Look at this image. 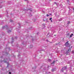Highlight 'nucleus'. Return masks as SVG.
<instances>
[{"mask_svg": "<svg viewBox=\"0 0 74 74\" xmlns=\"http://www.w3.org/2000/svg\"><path fill=\"white\" fill-rule=\"evenodd\" d=\"M68 52H71V49H69L66 52V55H69V53H68Z\"/></svg>", "mask_w": 74, "mask_h": 74, "instance_id": "obj_1", "label": "nucleus"}, {"mask_svg": "<svg viewBox=\"0 0 74 74\" xmlns=\"http://www.w3.org/2000/svg\"><path fill=\"white\" fill-rule=\"evenodd\" d=\"M66 69H67V68L66 67H63L62 69V71L63 72V70H66Z\"/></svg>", "mask_w": 74, "mask_h": 74, "instance_id": "obj_3", "label": "nucleus"}, {"mask_svg": "<svg viewBox=\"0 0 74 74\" xmlns=\"http://www.w3.org/2000/svg\"><path fill=\"white\" fill-rule=\"evenodd\" d=\"M5 27H2L3 29H4V28H5Z\"/></svg>", "mask_w": 74, "mask_h": 74, "instance_id": "obj_13", "label": "nucleus"}, {"mask_svg": "<svg viewBox=\"0 0 74 74\" xmlns=\"http://www.w3.org/2000/svg\"><path fill=\"white\" fill-rule=\"evenodd\" d=\"M51 22H52V20H51Z\"/></svg>", "mask_w": 74, "mask_h": 74, "instance_id": "obj_18", "label": "nucleus"}, {"mask_svg": "<svg viewBox=\"0 0 74 74\" xmlns=\"http://www.w3.org/2000/svg\"><path fill=\"white\" fill-rule=\"evenodd\" d=\"M69 47L70 49H71L72 48V46H71V45H69Z\"/></svg>", "mask_w": 74, "mask_h": 74, "instance_id": "obj_5", "label": "nucleus"}, {"mask_svg": "<svg viewBox=\"0 0 74 74\" xmlns=\"http://www.w3.org/2000/svg\"><path fill=\"white\" fill-rule=\"evenodd\" d=\"M30 11H32V10H30Z\"/></svg>", "mask_w": 74, "mask_h": 74, "instance_id": "obj_24", "label": "nucleus"}, {"mask_svg": "<svg viewBox=\"0 0 74 74\" xmlns=\"http://www.w3.org/2000/svg\"><path fill=\"white\" fill-rule=\"evenodd\" d=\"M8 33H11V30H8Z\"/></svg>", "mask_w": 74, "mask_h": 74, "instance_id": "obj_6", "label": "nucleus"}, {"mask_svg": "<svg viewBox=\"0 0 74 74\" xmlns=\"http://www.w3.org/2000/svg\"><path fill=\"white\" fill-rule=\"evenodd\" d=\"M27 0H25V1H26Z\"/></svg>", "mask_w": 74, "mask_h": 74, "instance_id": "obj_20", "label": "nucleus"}, {"mask_svg": "<svg viewBox=\"0 0 74 74\" xmlns=\"http://www.w3.org/2000/svg\"><path fill=\"white\" fill-rule=\"evenodd\" d=\"M52 19V18H49V20H51Z\"/></svg>", "mask_w": 74, "mask_h": 74, "instance_id": "obj_14", "label": "nucleus"}, {"mask_svg": "<svg viewBox=\"0 0 74 74\" xmlns=\"http://www.w3.org/2000/svg\"><path fill=\"white\" fill-rule=\"evenodd\" d=\"M55 61H53V62L51 63V64H55Z\"/></svg>", "mask_w": 74, "mask_h": 74, "instance_id": "obj_4", "label": "nucleus"}, {"mask_svg": "<svg viewBox=\"0 0 74 74\" xmlns=\"http://www.w3.org/2000/svg\"><path fill=\"white\" fill-rule=\"evenodd\" d=\"M55 36H56V35H54Z\"/></svg>", "mask_w": 74, "mask_h": 74, "instance_id": "obj_22", "label": "nucleus"}, {"mask_svg": "<svg viewBox=\"0 0 74 74\" xmlns=\"http://www.w3.org/2000/svg\"><path fill=\"white\" fill-rule=\"evenodd\" d=\"M9 74H11V72H9Z\"/></svg>", "mask_w": 74, "mask_h": 74, "instance_id": "obj_16", "label": "nucleus"}, {"mask_svg": "<svg viewBox=\"0 0 74 74\" xmlns=\"http://www.w3.org/2000/svg\"><path fill=\"white\" fill-rule=\"evenodd\" d=\"M73 10H74V8H73Z\"/></svg>", "mask_w": 74, "mask_h": 74, "instance_id": "obj_23", "label": "nucleus"}, {"mask_svg": "<svg viewBox=\"0 0 74 74\" xmlns=\"http://www.w3.org/2000/svg\"><path fill=\"white\" fill-rule=\"evenodd\" d=\"M73 34H72L71 35H70V37H72V36H73Z\"/></svg>", "mask_w": 74, "mask_h": 74, "instance_id": "obj_8", "label": "nucleus"}, {"mask_svg": "<svg viewBox=\"0 0 74 74\" xmlns=\"http://www.w3.org/2000/svg\"><path fill=\"white\" fill-rule=\"evenodd\" d=\"M72 53H74V51H72Z\"/></svg>", "mask_w": 74, "mask_h": 74, "instance_id": "obj_11", "label": "nucleus"}, {"mask_svg": "<svg viewBox=\"0 0 74 74\" xmlns=\"http://www.w3.org/2000/svg\"><path fill=\"white\" fill-rule=\"evenodd\" d=\"M69 41H67V42L66 43L65 45L66 47H68L69 45Z\"/></svg>", "mask_w": 74, "mask_h": 74, "instance_id": "obj_2", "label": "nucleus"}, {"mask_svg": "<svg viewBox=\"0 0 74 74\" xmlns=\"http://www.w3.org/2000/svg\"><path fill=\"white\" fill-rule=\"evenodd\" d=\"M70 21H68L67 24H70Z\"/></svg>", "mask_w": 74, "mask_h": 74, "instance_id": "obj_10", "label": "nucleus"}, {"mask_svg": "<svg viewBox=\"0 0 74 74\" xmlns=\"http://www.w3.org/2000/svg\"><path fill=\"white\" fill-rule=\"evenodd\" d=\"M48 61V62H51V59H49Z\"/></svg>", "mask_w": 74, "mask_h": 74, "instance_id": "obj_7", "label": "nucleus"}, {"mask_svg": "<svg viewBox=\"0 0 74 74\" xmlns=\"http://www.w3.org/2000/svg\"><path fill=\"white\" fill-rule=\"evenodd\" d=\"M44 22H45V20H44Z\"/></svg>", "mask_w": 74, "mask_h": 74, "instance_id": "obj_21", "label": "nucleus"}, {"mask_svg": "<svg viewBox=\"0 0 74 74\" xmlns=\"http://www.w3.org/2000/svg\"><path fill=\"white\" fill-rule=\"evenodd\" d=\"M69 35H70V34H67V36H69Z\"/></svg>", "mask_w": 74, "mask_h": 74, "instance_id": "obj_12", "label": "nucleus"}, {"mask_svg": "<svg viewBox=\"0 0 74 74\" xmlns=\"http://www.w3.org/2000/svg\"><path fill=\"white\" fill-rule=\"evenodd\" d=\"M15 38L16 39H17V37H16Z\"/></svg>", "mask_w": 74, "mask_h": 74, "instance_id": "obj_17", "label": "nucleus"}, {"mask_svg": "<svg viewBox=\"0 0 74 74\" xmlns=\"http://www.w3.org/2000/svg\"><path fill=\"white\" fill-rule=\"evenodd\" d=\"M47 16H49V15H48V14H47Z\"/></svg>", "mask_w": 74, "mask_h": 74, "instance_id": "obj_15", "label": "nucleus"}, {"mask_svg": "<svg viewBox=\"0 0 74 74\" xmlns=\"http://www.w3.org/2000/svg\"><path fill=\"white\" fill-rule=\"evenodd\" d=\"M5 62H6V61H5Z\"/></svg>", "mask_w": 74, "mask_h": 74, "instance_id": "obj_19", "label": "nucleus"}, {"mask_svg": "<svg viewBox=\"0 0 74 74\" xmlns=\"http://www.w3.org/2000/svg\"><path fill=\"white\" fill-rule=\"evenodd\" d=\"M55 71V70L54 69H52L51 70V71L52 72H53V71Z\"/></svg>", "mask_w": 74, "mask_h": 74, "instance_id": "obj_9", "label": "nucleus"}]
</instances>
